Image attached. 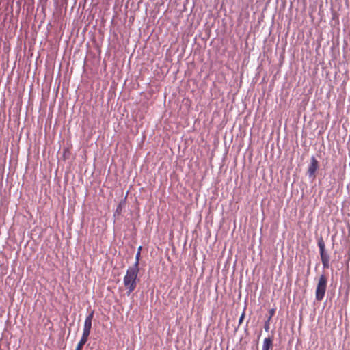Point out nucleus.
I'll return each mask as SVG.
<instances>
[{
  "instance_id": "1",
  "label": "nucleus",
  "mask_w": 350,
  "mask_h": 350,
  "mask_svg": "<svg viewBox=\"0 0 350 350\" xmlns=\"http://www.w3.org/2000/svg\"><path fill=\"white\" fill-rule=\"evenodd\" d=\"M139 269L136 266L129 267L124 278V284H137L140 282L138 276Z\"/></svg>"
},
{
  "instance_id": "2",
  "label": "nucleus",
  "mask_w": 350,
  "mask_h": 350,
  "mask_svg": "<svg viewBox=\"0 0 350 350\" xmlns=\"http://www.w3.org/2000/svg\"><path fill=\"white\" fill-rule=\"evenodd\" d=\"M318 246L320 250V255L322 264L324 268L329 267V256L325 252V243L322 237L318 240Z\"/></svg>"
},
{
  "instance_id": "3",
  "label": "nucleus",
  "mask_w": 350,
  "mask_h": 350,
  "mask_svg": "<svg viewBox=\"0 0 350 350\" xmlns=\"http://www.w3.org/2000/svg\"><path fill=\"white\" fill-rule=\"evenodd\" d=\"M319 167V162L314 157H311V162L308 169V173L310 176H314Z\"/></svg>"
},
{
  "instance_id": "4",
  "label": "nucleus",
  "mask_w": 350,
  "mask_h": 350,
  "mask_svg": "<svg viewBox=\"0 0 350 350\" xmlns=\"http://www.w3.org/2000/svg\"><path fill=\"white\" fill-rule=\"evenodd\" d=\"M92 329V322L85 320L82 338L88 339Z\"/></svg>"
},
{
  "instance_id": "5",
  "label": "nucleus",
  "mask_w": 350,
  "mask_h": 350,
  "mask_svg": "<svg viewBox=\"0 0 350 350\" xmlns=\"http://www.w3.org/2000/svg\"><path fill=\"white\" fill-rule=\"evenodd\" d=\"M326 291V286H317L316 291V299L319 301L323 299Z\"/></svg>"
},
{
  "instance_id": "6",
  "label": "nucleus",
  "mask_w": 350,
  "mask_h": 350,
  "mask_svg": "<svg viewBox=\"0 0 350 350\" xmlns=\"http://www.w3.org/2000/svg\"><path fill=\"white\" fill-rule=\"evenodd\" d=\"M273 340L271 338H266L264 340L262 350H269L272 347Z\"/></svg>"
},
{
  "instance_id": "7",
  "label": "nucleus",
  "mask_w": 350,
  "mask_h": 350,
  "mask_svg": "<svg viewBox=\"0 0 350 350\" xmlns=\"http://www.w3.org/2000/svg\"><path fill=\"white\" fill-rule=\"evenodd\" d=\"M87 341H88V339H85V338H83L81 337L75 350H82L83 345L86 343Z\"/></svg>"
},
{
  "instance_id": "8",
  "label": "nucleus",
  "mask_w": 350,
  "mask_h": 350,
  "mask_svg": "<svg viewBox=\"0 0 350 350\" xmlns=\"http://www.w3.org/2000/svg\"><path fill=\"white\" fill-rule=\"evenodd\" d=\"M140 255H141V254H139V252H137L136 256H135V262L133 266H136V267H139Z\"/></svg>"
},
{
  "instance_id": "9",
  "label": "nucleus",
  "mask_w": 350,
  "mask_h": 350,
  "mask_svg": "<svg viewBox=\"0 0 350 350\" xmlns=\"http://www.w3.org/2000/svg\"><path fill=\"white\" fill-rule=\"evenodd\" d=\"M94 311L92 310L86 317L85 319V321H92V319H93V317H94Z\"/></svg>"
},
{
  "instance_id": "10",
  "label": "nucleus",
  "mask_w": 350,
  "mask_h": 350,
  "mask_svg": "<svg viewBox=\"0 0 350 350\" xmlns=\"http://www.w3.org/2000/svg\"><path fill=\"white\" fill-rule=\"evenodd\" d=\"M269 322H270L269 319H267L265 322L264 328H265V330L267 331V332H268L269 329Z\"/></svg>"
},
{
  "instance_id": "11",
  "label": "nucleus",
  "mask_w": 350,
  "mask_h": 350,
  "mask_svg": "<svg viewBox=\"0 0 350 350\" xmlns=\"http://www.w3.org/2000/svg\"><path fill=\"white\" fill-rule=\"evenodd\" d=\"M275 309H274V308H272V309L269 310V317H268V319H269V320L271 321V319L272 317H273V316L274 315V314H275Z\"/></svg>"
},
{
  "instance_id": "12",
  "label": "nucleus",
  "mask_w": 350,
  "mask_h": 350,
  "mask_svg": "<svg viewBox=\"0 0 350 350\" xmlns=\"http://www.w3.org/2000/svg\"><path fill=\"white\" fill-rule=\"evenodd\" d=\"M326 283V279L324 276H321L320 280H319V282L318 283V284L319 285H321V284H325Z\"/></svg>"
},
{
  "instance_id": "13",
  "label": "nucleus",
  "mask_w": 350,
  "mask_h": 350,
  "mask_svg": "<svg viewBox=\"0 0 350 350\" xmlns=\"http://www.w3.org/2000/svg\"><path fill=\"white\" fill-rule=\"evenodd\" d=\"M129 286V288H128V291H127V295H129L130 293L135 290V288L136 286Z\"/></svg>"
},
{
  "instance_id": "14",
  "label": "nucleus",
  "mask_w": 350,
  "mask_h": 350,
  "mask_svg": "<svg viewBox=\"0 0 350 350\" xmlns=\"http://www.w3.org/2000/svg\"><path fill=\"white\" fill-rule=\"evenodd\" d=\"M244 317H245V312H243L241 314V317H240V318H239V325L243 322Z\"/></svg>"
},
{
  "instance_id": "15",
  "label": "nucleus",
  "mask_w": 350,
  "mask_h": 350,
  "mask_svg": "<svg viewBox=\"0 0 350 350\" xmlns=\"http://www.w3.org/2000/svg\"><path fill=\"white\" fill-rule=\"evenodd\" d=\"M122 211V206L119 204L116 208V213H120Z\"/></svg>"
},
{
  "instance_id": "16",
  "label": "nucleus",
  "mask_w": 350,
  "mask_h": 350,
  "mask_svg": "<svg viewBox=\"0 0 350 350\" xmlns=\"http://www.w3.org/2000/svg\"><path fill=\"white\" fill-rule=\"evenodd\" d=\"M142 250V246H139L137 249V252H139V254H141V251Z\"/></svg>"
},
{
  "instance_id": "17",
  "label": "nucleus",
  "mask_w": 350,
  "mask_h": 350,
  "mask_svg": "<svg viewBox=\"0 0 350 350\" xmlns=\"http://www.w3.org/2000/svg\"><path fill=\"white\" fill-rule=\"evenodd\" d=\"M107 290H108L109 291H112V287H111V286H109L107 287Z\"/></svg>"
},
{
  "instance_id": "18",
  "label": "nucleus",
  "mask_w": 350,
  "mask_h": 350,
  "mask_svg": "<svg viewBox=\"0 0 350 350\" xmlns=\"http://www.w3.org/2000/svg\"><path fill=\"white\" fill-rule=\"evenodd\" d=\"M119 290H120V292H122V291H123V290H122V287H120Z\"/></svg>"
}]
</instances>
